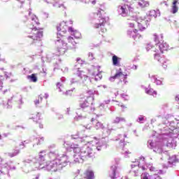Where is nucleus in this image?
Listing matches in <instances>:
<instances>
[{
    "label": "nucleus",
    "instance_id": "1",
    "mask_svg": "<svg viewBox=\"0 0 179 179\" xmlns=\"http://www.w3.org/2000/svg\"><path fill=\"white\" fill-rule=\"evenodd\" d=\"M43 29L40 27V21L38 17L33 15L31 17V22L27 30L28 38L31 41L29 44L31 45H41V38L44 36Z\"/></svg>",
    "mask_w": 179,
    "mask_h": 179
},
{
    "label": "nucleus",
    "instance_id": "2",
    "mask_svg": "<svg viewBox=\"0 0 179 179\" xmlns=\"http://www.w3.org/2000/svg\"><path fill=\"white\" fill-rule=\"evenodd\" d=\"M69 45L68 43H64L62 39H58L56 41L57 50H55V55L57 57H61V55H64L65 52L69 50H73L76 48V42L73 37L69 36L68 38Z\"/></svg>",
    "mask_w": 179,
    "mask_h": 179
},
{
    "label": "nucleus",
    "instance_id": "3",
    "mask_svg": "<svg viewBox=\"0 0 179 179\" xmlns=\"http://www.w3.org/2000/svg\"><path fill=\"white\" fill-rule=\"evenodd\" d=\"M159 48L158 49H153L152 51L154 53V59H156L157 61H158V62H162V61H163V57H161L160 55L163 54V52H164V51H167L169 48L170 46L169 45V44H167V43L166 42H162L159 45Z\"/></svg>",
    "mask_w": 179,
    "mask_h": 179
},
{
    "label": "nucleus",
    "instance_id": "4",
    "mask_svg": "<svg viewBox=\"0 0 179 179\" xmlns=\"http://www.w3.org/2000/svg\"><path fill=\"white\" fill-rule=\"evenodd\" d=\"M96 15L97 16H99V23L94 24V29H101V31L102 33H106V31H107V29L103 28L104 27V26H106V23L107 22L106 21V19L100 17L101 16V12L100 11H98L97 13H94V16H96Z\"/></svg>",
    "mask_w": 179,
    "mask_h": 179
},
{
    "label": "nucleus",
    "instance_id": "5",
    "mask_svg": "<svg viewBox=\"0 0 179 179\" xmlns=\"http://www.w3.org/2000/svg\"><path fill=\"white\" fill-rule=\"evenodd\" d=\"M137 23L139 30H145V29H148V26H149V21L143 17L137 18Z\"/></svg>",
    "mask_w": 179,
    "mask_h": 179
},
{
    "label": "nucleus",
    "instance_id": "6",
    "mask_svg": "<svg viewBox=\"0 0 179 179\" xmlns=\"http://www.w3.org/2000/svg\"><path fill=\"white\" fill-rule=\"evenodd\" d=\"M98 117H92L91 120V122L93 125H94V127L96 129H103L104 128V126L103 125V123L99 122Z\"/></svg>",
    "mask_w": 179,
    "mask_h": 179
},
{
    "label": "nucleus",
    "instance_id": "7",
    "mask_svg": "<svg viewBox=\"0 0 179 179\" xmlns=\"http://www.w3.org/2000/svg\"><path fill=\"white\" fill-rule=\"evenodd\" d=\"M92 103V99L90 96H87L83 103H80L81 108H87L90 107V104Z\"/></svg>",
    "mask_w": 179,
    "mask_h": 179
},
{
    "label": "nucleus",
    "instance_id": "8",
    "mask_svg": "<svg viewBox=\"0 0 179 179\" xmlns=\"http://www.w3.org/2000/svg\"><path fill=\"white\" fill-rule=\"evenodd\" d=\"M47 100L48 99V95L47 94H41L38 96V99L35 100L34 103L36 106H38L39 104L43 103V100Z\"/></svg>",
    "mask_w": 179,
    "mask_h": 179
},
{
    "label": "nucleus",
    "instance_id": "9",
    "mask_svg": "<svg viewBox=\"0 0 179 179\" xmlns=\"http://www.w3.org/2000/svg\"><path fill=\"white\" fill-rule=\"evenodd\" d=\"M84 179H94V172L90 169L86 170L83 173Z\"/></svg>",
    "mask_w": 179,
    "mask_h": 179
},
{
    "label": "nucleus",
    "instance_id": "10",
    "mask_svg": "<svg viewBox=\"0 0 179 179\" xmlns=\"http://www.w3.org/2000/svg\"><path fill=\"white\" fill-rule=\"evenodd\" d=\"M118 8L122 10L120 13L122 16H127L128 15V9H131V6L127 4H124V6H119ZM127 8H128V9Z\"/></svg>",
    "mask_w": 179,
    "mask_h": 179
},
{
    "label": "nucleus",
    "instance_id": "11",
    "mask_svg": "<svg viewBox=\"0 0 179 179\" xmlns=\"http://www.w3.org/2000/svg\"><path fill=\"white\" fill-rule=\"evenodd\" d=\"M68 29V26L65 22H62L57 25V31H61L62 33H66V30Z\"/></svg>",
    "mask_w": 179,
    "mask_h": 179
},
{
    "label": "nucleus",
    "instance_id": "12",
    "mask_svg": "<svg viewBox=\"0 0 179 179\" xmlns=\"http://www.w3.org/2000/svg\"><path fill=\"white\" fill-rule=\"evenodd\" d=\"M121 76H124V73H122V70L119 69V71L116 72V73L110 78V80H115V79H120Z\"/></svg>",
    "mask_w": 179,
    "mask_h": 179
},
{
    "label": "nucleus",
    "instance_id": "13",
    "mask_svg": "<svg viewBox=\"0 0 179 179\" xmlns=\"http://www.w3.org/2000/svg\"><path fill=\"white\" fill-rule=\"evenodd\" d=\"M172 6H171V12L174 15L178 12V7L177 6V3H178V0H173Z\"/></svg>",
    "mask_w": 179,
    "mask_h": 179
},
{
    "label": "nucleus",
    "instance_id": "14",
    "mask_svg": "<svg viewBox=\"0 0 179 179\" xmlns=\"http://www.w3.org/2000/svg\"><path fill=\"white\" fill-rule=\"evenodd\" d=\"M137 33H138V29H134V31H129L127 32V34H129V36H132L133 38H134V40H136V38H135V36H134V34H135L136 37H141V36Z\"/></svg>",
    "mask_w": 179,
    "mask_h": 179
},
{
    "label": "nucleus",
    "instance_id": "15",
    "mask_svg": "<svg viewBox=\"0 0 179 179\" xmlns=\"http://www.w3.org/2000/svg\"><path fill=\"white\" fill-rule=\"evenodd\" d=\"M138 3L141 8H146L149 6V3L145 0H139Z\"/></svg>",
    "mask_w": 179,
    "mask_h": 179
},
{
    "label": "nucleus",
    "instance_id": "16",
    "mask_svg": "<svg viewBox=\"0 0 179 179\" xmlns=\"http://www.w3.org/2000/svg\"><path fill=\"white\" fill-rule=\"evenodd\" d=\"M119 59H120V58H118V57L113 55L112 57V61H113V64L115 66H120V62L118 61Z\"/></svg>",
    "mask_w": 179,
    "mask_h": 179
},
{
    "label": "nucleus",
    "instance_id": "17",
    "mask_svg": "<svg viewBox=\"0 0 179 179\" xmlns=\"http://www.w3.org/2000/svg\"><path fill=\"white\" fill-rule=\"evenodd\" d=\"M27 79H29L31 82L36 83V82H37V75L33 73L31 76H27Z\"/></svg>",
    "mask_w": 179,
    "mask_h": 179
},
{
    "label": "nucleus",
    "instance_id": "18",
    "mask_svg": "<svg viewBox=\"0 0 179 179\" xmlns=\"http://www.w3.org/2000/svg\"><path fill=\"white\" fill-rule=\"evenodd\" d=\"M20 153V150H13V152L8 153L9 157H15V156H17Z\"/></svg>",
    "mask_w": 179,
    "mask_h": 179
},
{
    "label": "nucleus",
    "instance_id": "19",
    "mask_svg": "<svg viewBox=\"0 0 179 179\" xmlns=\"http://www.w3.org/2000/svg\"><path fill=\"white\" fill-rule=\"evenodd\" d=\"M80 156L83 159H87V157H92V155L89 152H81Z\"/></svg>",
    "mask_w": 179,
    "mask_h": 179
},
{
    "label": "nucleus",
    "instance_id": "20",
    "mask_svg": "<svg viewBox=\"0 0 179 179\" xmlns=\"http://www.w3.org/2000/svg\"><path fill=\"white\" fill-rule=\"evenodd\" d=\"M41 117V114L40 113H36V115H34L32 117H30V120H36V121H40Z\"/></svg>",
    "mask_w": 179,
    "mask_h": 179
},
{
    "label": "nucleus",
    "instance_id": "21",
    "mask_svg": "<svg viewBox=\"0 0 179 179\" xmlns=\"http://www.w3.org/2000/svg\"><path fill=\"white\" fill-rule=\"evenodd\" d=\"M130 173H132L134 177H138L139 176V168L137 167L136 169H132Z\"/></svg>",
    "mask_w": 179,
    "mask_h": 179
},
{
    "label": "nucleus",
    "instance_id": "22",
    "mask_svg": "<svg viewBox=\"0 0 179 179\" xmlns=\"http://www.w3.org/2000/svg\"><path fill=\"white\" fill-rule=\"evenodd\" d=\"M5 71L3 70L0 71V80H5Z\"/></svg>",
    "mask_w": 179,
    "mask_h": 179
},
{
    "label": "nucleus",
    "instance_id": "23",
    "mask_svg": "<svg viewBox=\"0 0 179 179\" xmlns=\"http://www.w3.org/2000/svg\"><path fill=\"white\" fill-rule=\"evenodd\" d=\"M125 120L122 117H116L114 120L115 124H119V122H121L122 121H124Z\"/></svg>",
    "mask_w": 179,
    "mask_h": 179
},
{
    "label": "nucleus",
    "instance_id": "24",
    "mask_svg": "<svg viewBox=\"0 0 179 179\" xmlns=\"http://www.w3.org/2000/svg\"><path fill=\"white\" fill-rule=\"evenodd\" d=\"M153 37L155 43H157V44H159V36H157V34H153Z\"/></svg>",
    "mask_w": 179,
    "mask_h": 179
},
{
    "label": "nucleus",
    "instance_id": "25",
    "mask_svg": "<svg viewBox=\"0 0 179 179\" xmlns=\"http://www.w3.org/2000/svg\"><path fill=\"white\" fill-rule=\"evenodd\" d=\"M49 157H50L52 160H55V158H56L55 154H54L53 152H50Z\"/></svg>",
    "mask_w": 179,
    "mask_h": 179
},
{
    "label": "nucleus",
    "instance_id": "26",
    "mask_svg": "<svg viewBox=\"0 0 179 179\" xmlns=\"http://www.w3.org/2000/svg\"><path fill=\"white\" fill-rule=\"evenodd\" d=\"M142 178L143 179H149V173H143Z\"/></svg>",
    "mask_w": 179,
    "mask_h": 179
},
{
    "label": "nucleus",
    "instance_id": "27",
    "mask_svg": "<svg viewBox=\"0 0 179 179\" xmlns=\"http://www.w3.org/2000/svg\"><path fill=\"white\" fill-rule=\"evenodd\" d=\"M73 152H74V153H78V152H80V148L79 147L74 148Z\"/></svg>",
    "mask_w": 179,
    "mask_h": 179
},
{
    "label": "nucleus",
    "instance_id": "28",
    "mask_svg": "<svg viewBox=\"0 0 179 179\" xmlns=\"http://www.w3.org/2000/svg\"><path fill=\"white\" fill-rule=\"evenodd\" d=\"M36 124H37V127H38V128L43 129V124H41V122H36Z\"/></svg>",
    "mask_w": 179,
    "mask_h": 179
},
{
    "label": "nucleus",
    "instance_id": "29",
    "mask_svg": "<svg viewBox=\"0 0 179 179\" xmlns=\"http://www.w3.org/2000/svg\"><path fill=\"white\" fill-rule=\"evenodd\" d=\"M129 24V27H131V28L135 27V22H130Z\"/></svg>",
    "mask_w": 179,
    "mask_h": 179
},
{
    "label": "nucleus",
    "instance_id": "30",
    "mask_svg": "<svg viewBox=\"0 0 179 179\" xmlns=\"http://www.w3.org/2000/svg\"><path fill=\"white\" fill-rule=\"evenodd\" d=\"M175 100L176 101H178V104H179V94L176 96ZM178 108H179V105H178Z\"/></svg>",
    "mask_w": 179,
    "mask_h": 179
},
{
    "label": "nucleus",
    "instance_id": "31",
    "mask_svg": "<svg viewBox=\"0 0 179 179\" xmlns=\"http://www.w3.org/2000/svg\"><path fill=\"white\" fill-rule=\"evenodd\" d=\"M155 82H157V85H162V81L157 80V78L155 79Z\"/></svg>",
    "mask_w": 179,
    "mask_h": 179
},
{
    "label": "nucleus",
    "instance_id": "32",
    "mask_svg": "<svg viewBox=\"0 0 179 179\" xmlns=\"http://www.w3.org/2000/svg\"><path fill=\"white\" fill-rule=\"evenodd\" d=\"M150 171H156V169L155 167H153V166H151L150 168Z\"/></svg>",
    "mask_w": 179,
    "mask_h": 179
},
{
    "label": "nucleus",
    "instance_id": "33",
    "mask_svg": "<svg viewBox=\"0 0 179 179\" xmlns=\"http://www.w3.org/2000/svg\"><path fill=\"white\" fill-rule=\"evenodd\" d=\"M147 94H152V90H148L146 91Z\"/></svg>",
    "mask_w": 179,
    "mask_h": 179
},
{
    "label": "nucleus",
    "instance_id": "34",
    "mask_svg": "<svg viewBox=\"0 0 179 179\" xmlns=\"http://www.w3.org/2000/svg\"><path fill=\"white\" fill-rule=\"evenodd\" d=\"M69 31L73 32V28H72V27H69Z\"/></svg>",
    "mask_w": 179,
    "mask_h": 179
},
{
    "label": "nucleus",
    "instance_id": "35",
    "mask_svg": "<svg viewBox=\"0 0 179 179\" xmlns=\"http://www.w3.org/2000/svg\"><path fill=\"white\" fill-rule=\"evenodd\" d=\"M92 5H96V0H93V1H92Z\"/></svg>",
    "mask_w": 179,
    "mask_h": 179
},
{
    "label": "nucleus",
    "instance_id": "36",
    "mask_svg": "<svg viewBox=\"0 0 179 179\" xmlns=\"http://www.w3.org/2000/svg\"><path fill=\"white\" fill-rule=\"evenodd\" d=\"M112 178H115V171H113V176L112 177Z\"/></svg>",
    "mask_w": 179,
    "mask_h": 179
},
{
    "label": "nucleus",
    "instance_id": "37",
    "mask_svg": "<svg viewBox=\"0 0 179 179\" xmlns=\"http://www.w3.org/2000/svg\"><path fill=\"white\" fill-rule=\"evenodd\" d=\"M40 178V176H36L34 178H33V179H39Z\"/></svg>",
    "mask_w": 179,
    "mask_h": 179
},
{
    "label": "nucleus",
    "instance_id": "38",
    "mask_svg": "<svg viewBox=\"0 0 179 179\" xmlns=\"http://www.w3.org/2000/svg\"><path fill=\"white\" fill-rule=\"evenodd\" d=\"M143 120H144L143 117H139V118H138V120H139V121H143Z\"/></svg>",
    "mask_w": 179,
    "mask_h": 179
},
{
    "label": "nucleus",
    "instance_id": "39",
    "mask_svg": "<svg viewBox=\"0 0 179 179\" xmlns=\"http://www.w3.org/2000/svg\"><path fill=\"white\" fill-rule=\"evenodd\" d=\"M89 57H92V58H93V53H90Z\"/></svg>",
    "mask_w": 179,
    "mask_h": 179
},
{
    "label": "nucleus",
    "instance_id": "40",
    "mask_svg": "<svg viewBox=\"0 0 179 179\" xmlns=\"http://www.w3.org/2000/svg\"><path fill=\"white\" fill-rule=\"evenodd\" d=\"M39 157H40V159H43V157H44V156L40 155H39Z\"/></svg>",
    "mask_w": 179,
    "mask_h": 179
},
{
    "label": "nucleus",
    "instance_id": "41",
    "mask_svg": "<svg viewBox=\"0 0 179 179\" xmlns=\"http://www.w3.org/2000/svg\"><path fill=\"white\" fill-rule=\"evenodd\" d=\"M61 34H62L61 32L57 34V36H61Z\"/></svg>",
    "mask_w": 179,
    "mask_h": 179
},
{
    "label": "nucleus",
    "instance_id": "42",
    "mask_svg": "<svg viewBox=\"0 0 179 179\" xmlns=\"http://www.w3.org/2000/svg\"><path fill=\"white\" fill-rule=\"evenodd\" d=\"M80 61V58H77V62Z\"/></svg>",
    "mask_w": 179,
    "mask_h": 179
},
{
    "label": "nucleus",
    "instance_id": "43",
    "mask_svg": "<svg viewBox=\"0 0 179 179\" xmlns=\"http://www.w3.org/2000/svg\"><path fill=\"white\" fill-rule=\"evenodd\" d=\"M153 93L157 94V92H156V91H153Z\"/></svg>",
    "mask_w": 179,
    "mask_h": 179
},
{
    "label": "nucleus",
    "instance_id": "44",
    "mask_svg": "<svg viewBox=\"0 0 179 179\" xmlns=\"http://www.w3.org/2000/svg\"><path fill=\"white\" fill-rule=\"evenodd\" d=\"M61 6H64V4H62L61 6H59V8H61Z\"/></svg>",
    "mask_w": 179,
    "mask_h": 179
},
{
    "label": "nucleus",
    "instance_id": "45",
    "mask_svg": "<svg viewBox=\"0 0 179 179\" xmlns=\"http://www.w3.org/2000/svg\"><path fill=\"white\" fill-rule=\"evenodd\" d=\"M143 170H145V167H143Z\"/></svg>",
    "mask_w": 179,
    "mask_h": 179
},
{
    "label": "nucleus",
    "instance_id": "46",
    "mask_svg": "<svg viewBox=\"0 0 179 179\" xmlns=\"http://www.w3.org/2000/svg\"><path fill=\"white\" fill-rule=\"evenodd\" d=\"M135 69H136V66H135Z\"/></svg>",
    "mask_w": 179,
    "mask_h": 179
},
{
    "label": "nucleus",
    "instance_id": "47",
    "mask_svg": "<svg viewBox=\"0 0 179 179\" xmlns=\"http://www.w3.org/2000/svg\"><path fill=\"white\" fill-rule=\"evenodd\" d=\"M44 151L41 152V153H43Z\"/></svg>",
    "mask_w": 179,
    "mask_h": 179
},
{
    "label": "nucleus",
    "instance_id": "48",
    "mask_svg": "<svg viewBox=\"0 0 179 179\" xmlns=\"http://www.w3.org/2000/svg\"><path fill=\"white\" fill-rule=\"evenodd\" d=\"M0 139H1V136H0Z\"/></svg>",
    "mask_w": 179,
    "mask_h": 179
}]
</instances>
